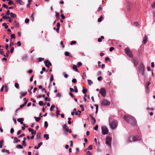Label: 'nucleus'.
I'll return each mask as SVG.
<instances>
[{
	"instance_id": "obj_9",
	"label": "nucleus",
	"mask_w": 155,
	"mask_h": 155,
	"mask_svg": "<svg viewBox=\"0 0 155 155\" xmlns=\"http://www.w3.org/2000/svg\"><path fill=\"white\" fill-rule=\"evenodd\" d=\"M110 102L106 99H103L101 102V105L104 106H107L109 105Z\"/></svg>"
},
{
	"instance_id": "obj_64",
	"label": "nucleus",
	"mask_w": 155,
	"mask_h": 155,
	"mask_svg": "<svg viewBox=\"0 0 155 155\" xmlns=\"http://www.w3.org/2000/svg\"><path fill=\"white\" fill-rule=\"evenodd\" d=\"M86 155H91V154L89 151H87L86 153Z\"/></svg>"
},
{
	"instance_id": "obj_13",
	"label": "nucleus",
	"mask_w": 155,
	"mask_h": 155,
	"mask_svg": "<svg viewBox=\"0 0 155 155\" xmlns=\"http://www.w3.org/2000/svg\"><path fill=\"white\" fill-rule=\"evenodd\" d=\"M19 122H20L21 124H23V121L24 120V119L22 118H19L17 120Z\"/></svg>"
},
{
	"instance_id": "obj_38",
	"label": "nucleus",
	"mask_w": 155,
	"mask_h": 155,
	"mask_svg": "<svg viewBox=\"0 0 155 155\" xmlns=\"http://www.w3.org/2000/svg\"><path fill=\"white\" fill-rule=\"evenodd\" d=\"M76 41H71L70 43V45H74L75 44H76Z\"/></svg>"
},
{
	"instance_id": "obj_4",
	"label": "nucleus",
	"mask_w": 155,
	"mask_h": 155,
	"mask_svg": "<svg viewBox=\"0 0 155 155\" xmlns=\"http://www.w3.org/2000/svg\"><path fill=\"white\" fill-rule=\"evenodd\" d=\"M109 124L110 128L112 129H114L117 127V123L116 120H114L112 122H111L110 120H109Z\"/></svg>"
},
{
	"instance_id": "obj_33",
	"label": "nucleus",
	"mask_w": 155,
	"mask_h": 155,
	"mask_svg": "<svg viewBox=\"0 0 155 155\" xmlns=\"http://www.w3.org/2000/svg\"><path fill=\"white\" fill-rule=\"evenodd\" d=\"M48 126V124L47 122L45 121L44 123V126L47 128Z\"/></svg>"
},
{
	"instance_id": "obj_25",
	"label": "nucleus",
	"mask_w": 155,
	"mask_h": 155,
	"mask_svg": "<svg viewBox=\"0 0 155 155\" xmlns=\"http://www.w3.org/2000/svg\"><path fill=\"white\" fill-rule=\"evenodd\" d=\"M91 119L92 120V123L93 124H94L96 122V119H95V118L94 117H93L92 118V117L91 118Z\"/></svg>"
},
{
	"instance_id": "obj_40",
	"label": "nucleus",
	"mask_w": 155,
	"mask_h": 155,
	"mask_svg": "<svg viewBox=\"0 0 155 155\" xmlns=\"http://www.w3.org/2000/svg\"><path fill=\"white\" fill-rule=\"evenodd\" d=\"M11 39L14 38L15 39V35L14 34H12L11 35Z\"/></svg>"
},
{
	"instance_id": "obj_43",
	"label": "nucleus",
	"mask_w": 155,
	"mask_h": 155,
	"mask_svg": "<svg viewBox=\"0 0 155 155\" xmlns=\"http://www.w3.org/2000/svg\"><path fill=\"white\" fill-rule=\"evenodd\" d=\"M14 48L13 47H12L10 49V53H12L14 50Z\"/></svg>"
},
{
	"instance_id": "obj_46",
	"label": "nucleus",
	"mask_w": 155,
	"mask_h": 155,
	"mask_svg": "<svg viewBox=\"0 0 155 155\" xmlns=\"http://www.w3.org/2000/svg\"><path fill=\"white\" fill-rule=\"evenodd\" d=\"M114 49V48L113 47H111L109 49V51L110 52L112 51Z\"/></svg>"
},
{
	"instance_id": "obj_7",
	"label": "nucleus",
	"mask_w": 155,
	"mask_h": 155,
	"mask_svg": "<svg viewBox=\"0 0 155 155\" xmlns=\"http://www.w3.org/2000/svg\"><path fill=\"white\" fill-rule=\"evenodd\" d=\"M99 93L103 97H105L107 94L106 91L104 88H102L100 89Z\"/></svg>"
},
{
	"instance_id": "obj_52",
	"label": "nucleus",
	"mask_w": 155,
	"mask_h": 155,
	"mask_svg": "<svg viewBox=\"0 0 155 155\" xmlns=\"http://www.w3.org/2000/svg\"><path fill=\"white\" fill-rule=\"evenodd\" d=\"M76 80L75 79H73L72 81V82L74 83H75L76 82Z\"/></svg>"
},
{
	"instance_id": "obj_31",
	"label": "nucleus",
	"mask_w": 155,
	"mask_h": 155,
	"mask_svg": "<svg viewBox=\"0 0 155 155\" xmlns=\"http://www.w3.org/2000/svg\"><path fill=\"white\" fill-rule=\"evenodd\" d=\"M27 94V92H25V93H23V92H21V95H22V96L23 97H24L25 96V95H26Z\"/></svg>"
},
{
	"instance_id": "obj_24",
	"label": "nucleus",
	"mask_w": 155,
	"mask_h": 155,
	"mask_svg": "<svg viewBox=\"0 0 155 155\" xmlns=\"http://www.w3.org/2000/svg\"><path fill=\"white\" fill-rule=\"evenodd\" d=\"M16 147L17 148L22 149L23 147L21 145H17L16 146Z\"/></svg>"
},
{
	"instance_id": "obj_63",
	"label": "nucleus",
	"mask_w": 155,
	"mask_h": 155,
	"mask_svg": "<svg viewBox=\"0 0 155 155\" xmlns=\"http://www.w3.org/2000/svg\"><path fill=\"white\" fill-rule=\"evenodd\" d=\"M69 94L72 97H74V96L71 92L69 93Z\"/></svg>"
},
{
	"instance_id": "obj_60",
	"label": "nucleus",
	"mask_w": 155,
	"mask_h": 155,
	"mask_svg": "<svg viewBox=\"0 0 155 155\" xmlns=\"http://www.w3.org/2000/svg\"><path fill=\"white\" fill-rule=\"evenodd\" d=\"M61 96V94L60 93H58L56 94V96L57 97H60Z\"/></svg>"
},
{
	"instance_id": "obj_14",
	"label": "nucleus",
	"mask_w": 155,
	"mask_h": 155,
	"mask_svg": "<svg viewBox=\"0 0 155 155\" xmlns=\"http://www.w3.org/2000/svg\"><path fill=\"white\" fill-rule=\"evenodd\" d=\"M133 62L135 66L137 65L138 64V61L137 60L133 59Z\"/></svg>"
},
{
	"instance_id": "obj_48",
	"label": "nucleus",
	"mask_w": 155,
	"mask_h": 155,
	"mask_svg": "<svg viewBox=\"0 0 155 155\" xmlns=\"http://www.w3.org/2000/svg\"><path fill=\"white\" fill-rule=\"evenodd\" d=\"M55 13L56 14V18H59V14L57 12H55Z\"/></svg>"
},
{
	"instance_id": "obj_18",
	"label": "nucleus",
	"mask_w": 155,
	"mask_h": 155,
	"mask_svg": "<svg viewBox=\"0 0 155 155\" xmlns=\"http://www.w3.org/2000/svg\"><path fill=\"white\" fill-rule=\"evenodd\" d=\"M72 68L76 72L78 71V70L77 68V66L75 65H74L73 66Z\"/></svg>"
},
{
	"instance_id": "obj_49",
	"label": "nucleus",
	"mask_w": 155,
	"mask_h": 155,
	"mask_svg": "<svg viewBox=\"0 0 155 155\" xmlns=\"http://www.w3.org/2000/svg\"><path fill=\"white\" fill-rule=\"evenodd\" d=\"M4 87L5 89V91H7L8 90V88L7 86L6 85H5Z\"/></svg>"
},
{
	"instance_id": "obj_21",
	"label": "nucleus",
	"mask_w": 155,
	"mask_h": 155,
	"mask_svg": "<svg viewBox=\"0 0 155 155\" xmlns=\"http://www.w3.org/2000/svg\"><path fill=\"white\" fill-rule=\"evenodd\" d=\"M44 138H45L46 140H48L49 138L48 134H44Z\"/></svg>"
},
{
	"instance_id": "obj_55",
	"label": "nucleus",
	"mask_w": 155,
	"mask_h": 155,
	"mask_svg": "<svg viewBox=\"0 0 155 155\" xmlns=\"http://www.w3.org/2000/svg\"><path fill=\"white\" fill-rule=\"evenodd\" d=\"M25 136V134H23L21 135H19L18 137V138H20L21 137H24Z\"/></svg>"
},
{
	"instance_id": "obj_37",
	"label": "nucleus",
	"mask_w": 155,
	"mask_h": 155,
	"mask_svg": "<svg viewBox=\"0 0 155 155\" xmlns=\"http://www.w3.org/2000/svg\"><path fill=\"white\" fill-rule=\"evenodd\" d=\"M92 149V145H90L88 146L87 148V149L89 150H91Z\"/></svg>"
},
{
	"instance_id": "obj_45",
	"label": "nucleus",
	"mask_w": 155,
	"mask_h": 155,
	"mask_svg": "<svg viewBox=\"0 0 155 155\" xmlns=\"http://www.w3.org/2000/svg\"><path fill=\"white\" fill-rule=\"evenodd\" d=\"M33 153L34 154H35V155H38V152L35 150L33 151Z\"/></svg>"
},
{
	"instance_id": "obj_57",
	"label": "nucleus",
	"mask_w": 155,
	"mask_h": 155,
	"mask_svg": "<svg viewBox=\"0 0 155 155\" xmlns=\"http://www.w3.org/2000/svg\"><path fill=\"white\" fill-rule=\"evenodd\" d=\"M134 24L136 26H138V22L136 21L134 23Z\"/></svg>"
},
{
	"instance_id": "obj_41",
	"label": "nucleus",
	"mask_w": 155,
	"mask_h": 155,
	"mask_svg": "<svg viewBox=\"0 0 155 155\" xmlns=\"http://www.w3.org/2000/svg\"><path fill=\"white\" fill-rule=\"evenodd\" d=\"M54 80L53 77L52 75H51V78H50V81L51 82Z\"/></svg>"
},
{
	"instance_id": "obj_23",
	"label": "nucleus",
	"mask_w": 155,
	"mask_h": 155,
	"mask_svg": "<svg viewBox=\"0 0 155 155\" xmlns=\"http://www.w3.org/2000/svg\"><path fill=\"white\" fill-rule=\"evenodd\" d=\"M17 2H18L21 5H23L24 4L22 0H18L17 1Z\"/></svg>"
},
{
	"instance_id": "obj_16",
	"label": "nucleus",
	"mask_w": 155,
	"mask_h": 155,
	"mask_svg": "<svg viewBox=\"0 0 155 155\" xmlns=\"http://www.w3.org/2000/svg\"><path fill=\"white\" fill-rule=\"evenodd\" d=\"M10 15L11 17L12 18H15L16 17V15L12 12L10 13Z\"/></svg>"
},
{
	"instance_id": "obj_26",
	"label": "nucleus",
	"mask_w": 155,
	"mask_h": 155,
	"mask_svg": "<svg viewBox=\"0 0 155 155\" xmlns=\"http://www.w3.org/2000/svg\"><path fill=\"white\" fill-rule=\"evenodd\" d=\"M4 142V141L3 140H0V148H1L2 147V145Z\"/></svg>"
},
{
	"instance_id": "obj_58",
	"label": "nucleus",
	"mask_w": 155,
	"mask_h": 155,
	"mask_svg": "<svg viewBox=\"0 0 155 155\" xmlns=\"http://www.w3.org/2000/svg\"><path fill=\"white\" fill-rule=\"evenodd\" d=\"M61 16L63 19H64L65 18V17L64 16V15L63 14H62L61 15Z\"/></svg>"
},
{
	"instance_id": "obj_62",
	"label": "nucleus",
	"mask_w": 155,
	"mask_h": 155,
	"mask_svg": "<svg viewBox=\"0 0 155 155\" xmlns=\"http://www.w3.org/2000/svg\"><path fill=\"white\" fill-rule=\"evenodd\" d=\"M3 6L4 8H7L8 7V5L5 4H4L3 5Z\"/></svg>"
},
{
	"instance_id": "obj_44",
	"label": "nucleus",
	"mask_w": 155,
	"mask_h": 155,
	"mask_svg": "<svg viewBox=\"0 0 155 155\" xmlns=\"http://www.w3.org/2000/svg\"><path fill=\"white\" fill-rule=\"evenodd\" d=\"M29 21V20L28 18H27L25 20V22L26 23H28Z\"/></svg>"
},
{
	"instance_id": "obj_28",
	"label": "nucleus",
	"mask_w": 155,
	"mask_h": 155,
	"mask_svg": "<svg viewBox=\"0 0 155 155\" xmlns=\"http://www.w3.org/2000/svg\"><path fill=\"white\" fill-rule=\"evenodd\" d=\"M2 25L5 27V29H7L8 28V26L7 25L6 23H4L2 24Z\"/></svg>"
},
{
	"instance_id": "obj_59",
	"label": "nucleus",
	"mask_w": 155,
	"mask_h": 155,
	"mask_svg": "<svg viewBox=\"0 0 155 155\" xmlns=\"http://www.w3.org/2000/svg\"><path fill=\"white\" fill-rule=\"evenodd\" d=\"M60 112V111L58 110H57L56 111V113L57 115H60V114L59 113Z\"/></svg>"
},
{
	"instance_id": "obj_29",
	"label": "nucleus",
	"mask_w": 155,
	"mask_h": 155,
	"mask_svg": "<svg viewBox=\"0 0 155 155\" xmlns=\"http://www.w3.org/2000/svg\"><path fill=\"white\" fill-rule=\"evenodd\" d=\"M81 111L78 110L77 112H75V115H80V114L81 113Z\"/></svg>"
},
{
	"instance_id": "obj_32",
	"label": "nucleus",
	"mask_w": 155,
	"mask_h": 155,
	"mask_svg": "<svg viewBox=\"0 0 155 155\" xmlns=\"http://www.w3.org/2000/svg\"><path fill=\"white\" fill-rule=\"evenodd\" d=\"M15 86L17 89H19V85L18 83H16L15 84Z\"/></svg>"
},
{
	"instance_id": "obj_50",
	"label": "nucleus",
	"mask_w": 155,
	"mask_h": 155,
	"mask_svg": "<svg viewBox=\"0 0 155 155\" xmlns=\"http://www.w3.org/2000/svg\"><path fill=\"white\" fill-rule=\"evenodd\" d=\"M82 64L81 63V62H79L77 64V66L78 67H79L80 66H81Z\"/></svg>"
},
{
	"instance_id": "obj_34",
	"label": "nucleus",
	"mask_w": 155,
	"mask_h": 155,
	"mask_svg": "<svg viewBox=\"0 0 155 155\" xmlns=\"http://www.w3.org/2000/svg\"><path fill=\"white\" fill-rule=\"evenodd\" d=\"M35 15V14L34 13H33L31 15V17L32 18H31V21H34V16Z\"/></svg>"
},
{
	"instance_id": "obj_11",
	"label": "nucleus",
	"mask_w": 155,
	"mask_h": 155,
	"mask_svg": "<svg viewBox=\"0 0 155 155\" xmlns=\"http://www.w3.org/2000/svg\"><path fill=\"white\" fill-rule=\"evenodd\" d=\"M8 45H5V48H6V49L7 50V55L5 56V54H4L3 56L5 57H8V54L9 53V51L8 50Z\"/></svg>"
},
{
	"instance_id": "obj_12",
	"label": "nucleus",
	"mask_w": 155,
	"mask_h": 155,
	"mask_svg": "<svg viewBox=\"0 0 155 155\" xmlns=\"http://www.w3.org/2000/svg\"><path fill=\"white\" fill-rule=\"evenodd\" d=\"M147 41V36L146 35H145L144 36V37L143 40V42L144 44H145L146 43Z\"/></svg>"
},
{
	"instance_id": "obj_5",
	"label": "nucleus",
	"mask_w": 155,
	"mask_h": 155,
	"mask_svg": "<svg viewBox=\"0 0 155 155\" xmlns=\"http://www.w3.org/2000/svg\"><path fill=\"white\" fill-rule=\"evenodd\" d=\"M112 139V137H108L106 139L105 143L110 147H111V142Z\"/></svg>"
},
{
	"instance_id": "obj_51",
	"label": "nucleus",
	"mask_w": 155,
	"mask_h": 155,
	"mask_svg": "<svg viewBox=\"0 0 155 155\" xmlns=\"http://www.w3.org/2000/svg\"><path fill=\"white\" fill-rule=\"evenodd\" d=\"M12 4H14L13 3V2H12V1H9L8 2V5H11Z\"/></svg>"
},
{
	"instance_id": "obj_56",
	"label": "nucleus",
	"mask_w": 155,
	"mask_h": 155,
	"mask_svg": "<svg viewBox=\"0 0 155 155\" xmlns=\"http://www.w3.org/2000/svg\"><path fill=\"white\" fill-rule=\"evenodd\" d=\"M151 6L152 8L155 7V1L152 4Z\"/></svg>"
},
{
	"instance_id": "obj_54",
	"label": "nucleus",
	"mask_w": 155,
	"mask_h": 155,
	"mask_svg": "<svg viewBox=\"0 0 155 155\" xmlns=\"http://www.w3.org/2000/svg\"><path fill=\"white\" fill-rule=\"evenodd\" d=\"M44 103L42 101H39V105L42 106L43 105Z\"/></svg>"
},
{
	"instance_id": "obj_22",
	"label": "nucleus",
	"mask_w": 155,
	"mask_h": 155,
	"mask_svg": "<svg viewBox=\"0 0 155 155\" xmlns=\"http://www.w3.org/2000/svg\"><path fill=\"white\" fill-rule=\"evenodd\" d=\"M27 103V101H25L24 103V104H22V105H21L20 106V108H22L23 107H24L25 105Z\"/></svg>"
},
{
	"instance_id": "obj_61",
	"label": "nucleus",
	"mask_w": 155,
	"mask_h": 155,
	"mask_svg": "<svg viewBox=\"0 0 155 155\" xmlns=\"http://www.w3.org/2000/svg\"><path fill=\"white\" fill-rule=\"evenodd\" d=\"M97 79L98 81H100L102 79V77L101 76L99 77H98Z\"/></svg>"
},
{
	"instance_id": "obj_36",
	"label": "nucleus",
	"mask_w": 155,
	"mask_h": 155,
	"mask_svg": "<svg viewBox=\"0 0 155 155\" xmlns=\"http://www.w3.org/2000/svg\"><path fill=\"white\" fill-rule=\"evenodd\" d=\"M65 55L66 56H68L70 55V53L68 51H66L64 53Z\"/></svg>"
},
{
	"instance_id": "obj_42",
	"label": "nucleus",
	"mask_w": 155,
	"mask_h": 155,
	"mask_svg": "<svg viewBox=\"0 0 155 155\" xmlns=\"http://www.w3.org/2000/svg\"><path fill=\"white\" fill-rule=\"evenodd\" d=\"M17 45L18 46H21V41H18L17 43Z\"/></svg>"
},
{
	"instance_id": "obj_47",
	"label": "nucleus",
	"mask_w": 155,
	"mask_h": 155,
	"mask_svg": "<svg viewBox=\"0 0 155 155\" xmlns=\"http://www.w3.org/2000/svg\"><path fill=\"white\" fill-rule=\"evenodd\" d=\"M98 125H96L95 127H94V130H97L98 128Z\"/></svg>"
},
{
	"instance_id": "obj_15",
	"label": "nucleus",
	"mask_w": 155,
	"mask_h": 155,
	"mask_svg": "<svg viewBox=\"0 0 155 155\" xmlns=\"http://www.w3.org/2000/svg\"><path fill=\"white\" fill-rule=\"evenodd\" d=\"M149 85H148L146 84V91L148 93L149 92Z\"/></svg>"
},
{
	"instance_id": "obj_1",
	"label": "nucleus",
	"mask_w": 155,
	"mask_h": 155,
	"mask_svg": "<svg viewBox=\"0 0 155 155\" xmlns=\"http://www.w3.org/2000/svg\"><path fill=\"white\" fill-rule=\"evenodd\" d=\"M124 119L128 123L133 126L136 125L137 121L135 118L131 116L125 115L124 117Z\"/></svg>"
},
{
	"instance_id": "obj_17",
	"label": "nucleus",
	"mask_w": 155,
	"mask_h": 155,
	"mask_svg": "<svg viewBox=\"0 0 155 155\" xmlns=\"http://www.w3.org/2000/svg\"><path fill=\"white\" fill-rule=\"evenodd\" d=\"M15 140H14L13 142V143H18V142L20 141V140H18L17 139V137L15 138Z\"/></svg>"
},
{
	"instance_id": "obj_6",
	"label": "nucleus",
	"mask_w": 155,
	"mask_h": 155,
	"mask_svg": "<svg viewBox=\"0 0 155 155\" xmlns=\"http://www.w3.org/2000/svg\"><path fill=\"white\" fill-rule=\"evenodd\" d=\"M102 133L103 135H105L107 134L108 132V130L107 128L105 126L101 127Z\"/></svg>"
},
{
	"instance_id": "obj_35",
	"label": "nucleus",
	"mask_w": 155,
	"mask_h": 155,
	"mask_svg": "<svg viewBox=\"0 0 155 155\" xmlns=\"http://www.w3.org/2000/svg\"><path fill=\"white\" fill-rule=\"evenodd\" d=\"M62 74L65 78H67L68 77V75L66 74L65 72H63Z\"/></svg>"
},
{
	"instance_id": "obj_2",
	"label": "nucleus",
	"mask_w": 155,
	"mask_h": 155,
	"mask_svg": "<svg viewBox=\"0 0 155 155\" xmlns=\"http://www.w3.org/2000/svg\"><path fill=\"white\" fill-rule=\"evenodd\" d=\"M128 141L129 142L135 141L140 140V137L137 136H131L128 139Z\"/></svg>"
},
{
	"instance_id": "obj_20",
	"label": "nucleus",
	"mask_w": 155,
	"mask_h": 155,
	"mask_svg": "<svg viewBox=\"0 0 155 155\" xmlns=\"http://www.w3.org/2000/svg\"><path fill=\"white\" fill-rule=\"evenodd\" d=\"M82 91L84 94H85L87 92V90L86 88H85L84 87H83Z\"/></svg>"
},
{
	"instance_id": "obj_53",
	"label": "nucleus",
	"mask_w": 155,
	"mask_h": 155,
	"mask_svg": "<svg viewBox=\"0 0 155 155\" xmlns=\"http://www.w3.org/2000/svg\"><path fill=\"white\" fill-rule=\"evenodd\" d=\"M14 129L13 128H12L10 130V133L11 134H12L14 133Z\"/></svg>"
},
{
	"instance_id": "obj_8",
	"label": "nucleus",
	"mask_w": 155,
	"mask_h": 155,
	"mask_svg": "<svg viewBox=\"0 0 155 155\" xmlns=\"http://www.w3.org/2000/svg\"><path fill=\"white\" fill-rule=\"evenodd\" d=\"M144 67L143 63L140 65L139 70L140 71L142 75L144 74Z\"/></svg>"
},
{
	"instance_id": "obj_10",
	"label": "nucleus",
	"mask_w": 155,
	"mask_h": 155,
	"mask_svg": "<svg viewBox=\"0 0 155 155\" xmlns=\"http://www.w3.org/2000/svg\"><path fill=\"white\" fill-rule=\"evenodd\" d=\"M44 63L45 64V66L48 68H49L50 66H51L52 65L51 63L48 60L45 61H44Z\"/></svg>"
},
{
	"instance_id": "obj_30",
	"label": "nucleus",
	"mask_w": 155,
	"mask_h": 155,
	"mask_svg": "<svg viewBox=\"0 0 155 155\" xmlns=\"http://www.w3.org/2000/svg\"><path fill=\"white\" fill-rule=\"evenodd\" d=\"M103 19V17L102 16H101L98 20V21L99 22H101V21Z\"/></svg>"
},
{
	"instance_id": "obj_19",
	"label": "nucleus",
	"mask_w": 155,
	"mask_h": 155,
	"mask_svg": "<svg viewBox=\"0 0 155 155\" xmlns=\"http://www.w3.org/2000/svg\"><path fill=\"white\" fill-rule=\"evenodd\" d=\"M28 130L30 132H31V134L32 135H33L34 134V129H31V128H29L28 129Z\"/></svg>"
},
{
	"instance_id": "obj_27",
	"label": "nucleus",
	"mask_w": 155,
	"mask_h": 155,
	"mask_svg": "<svg viewBox=\"0 0 155 155\" xmlns=\"http://www.w3.org/2000/svg\"><path fill=\"white\" fill-rule=\"evenodd\" d=\"M87 81L88 82V84L89 85H91V84L93 83V82L91 80H88Z\"/></svg>"
},
{
	"instance_id": "obj_3",
	"label": "nucleus",
	"mask_w": 155,
	"mask_h": 155,
	"mask_svg": "<svg viewBox=\"0 0 155 155\" xmlns=\"http://www.w3.org/2000/svg\"><path fill=\"white\" fill-rule=\"evenodd\" d=\"M125 53L129 57L132 58L133 57V55L132 52L128 47L126 48L125 50Z\"/></svg>"
},
{
	"instance_id": "obj_39",
	"label": "nucleus",
	"mask_w": 155,
	"mask_h": 155,
	"mask_svg": "<svg viewBox=\"0 0 155 155\" xmlns=\"http://www.w3.org/2000/svg\"><path fill=\"white\" fill-rule=\"evenodd\" d=\"M4 53V52L3 51V49H0V54H3Z\"/></svg>"
}]
</instances>
